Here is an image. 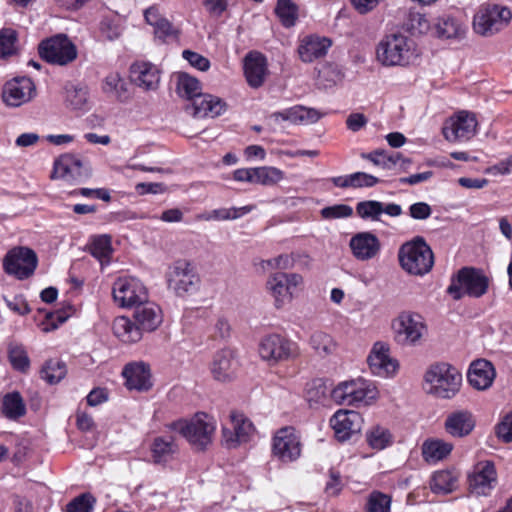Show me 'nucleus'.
Returning a JSON list of instances; mask_svg holds the SVG:
<instances>
[{"label":"nucleus","mask_w":512,"mask_h":512,"mask_svg":"<svg viewBox=\"0 0 512 512\" xmlns=\"http://www.w3.org/2000/svg\"><path fill=\"white\" fill-rule=\"evenodd\" d=\"M366 440L371 448L382 450L392 444L393 436L387 428L375 426L367 432Z\"/></svg>","instance_id":"obj_41"},{"label":"nucleus","mask_w":512,"mask_h":512,"mask_svg":"<svg viewBox=\"0 0 512 512\" xmlns=\"http://www.w3.org/2000/svg\"><path fill=\"white\" fill-rule=\"evenodd\" d=\"M66 366L58 360H49L41 370V377L49 384H56L66 375Z\"/></svg>","instance_id":"obj_45"},{"label":"nucleus","mask_w":512,"mask_h":512,"mask_svg":"<svg viewBox=\"0 0 512 512\" xmlns=\"http://www.w3.org/2000/svg\"><path fill=\"white\" fill-rule=\"evenodd\" d=\"M114 302L122 308L137 307L148 300L144 284L135 277L118 278L112 288Z\"/></svg>","instance_id":"obj_10"},{"label":"nucleus","mask_w":512,"mask_h":512,"mask_svg":"<svg viewBox=\"0 0 512 512\" xmlns=\"http://www.w3.org/2000/svg\"><path fill=\"white\" fill-rule=\"evenodd\" d=\"M350 181L352 188L373 187L380 182L377 177L365 172L352 173Z\"/></svg>","instance_id":"obj_59"},{"label":"nucleus","mask_w":512,"mask_h":512,"mask_svg":"<svg viewBox=\"0 0 512 512\" xmlns=\"http://www.w3.org/2000/svg\"><path fill=\"white\" fill-rule=\"evenodd\" d=\"M349 246L355 258L369 260L377 255L380 250L379 239L370 232H361L350 239Z\"/></svg>","instance_id":"obj_27"},{"label":"nucleus","mask_w":512,"mask_h":512,"mask_svg":"<svg viewBox=\"0 0 512 512\" xmlns=\"http://www.w3.org/2000/svg\"><path fill=\"white\" fill-rule=\"evenodd\" d=\"M390 505V496L379 491H374L368 497L366 512H390Z\"/></svg>","instance_id":"obj_48"},{"label":"nucleus","mask_w":512,"mask_h":512,"mask_svg":"<svg viewBox=\"0 0 512 512\" xmlns=\"http://www.w3.org/2000/svg\"><path fill=\"white\" fill-rule=\"evenodd\" d=\"M66 103L73 109H82L87 102V91L83 87L68 85L65 89Z\"/></svg>","instance_id":"obj_49"},{"label":"nucleus","mask_w":512,"mask_h":512,"mask_svg":"<svg viewBox=\"0 0 512 512\" xmlns=\"http://www.w3.org/2000/svg\"><path fill=\"white\" fill-rule=\"evenodd\" d=\"M361 157L372 162L376 166L383 169H391L392 158L388 157V152L385 150H375L370 153H362Z\"/></svg>","instance_id":"obj_57"},{"label":"nucleus","mask_w":512,"mask_h":512,"mask_svg":"<svg viewBox=\"0 0 512 512\" xmlns=\"http://www.w3.org/2000/svg\"><path fill=\"white\" fill-rule=\"evenodd\" d=\"M1 409L2 413L8 419L12 420H16L22 417L26 412L23 398L21 397L19 392H12L6 394L3 398Z\"/></svg>","instance_id":"obj_38"},{"label":"nucleus","mask_w":512,"mask_h":512,"mask_svg":"<svg viewBox=\"0 0 512 512\" xmlns=\"http://www.w3.org/2000/svg\"><path fill=\"white\" fill-rule=\"evenodd\" d=\"M182 56L185 60L189 62L191 66L200 71H207L210 68L209 59L197 52L191 50H184L182 52Z\"/></svg>","instance_id":"obj_58"},{"label":"nucleus","mask_w":512,"mask_h":512,"mask_svg":"<svg viewBox=\"0 0 512 512\" xmlns=\"http://www.w3.org/2000/svg\"><path fill=\"white\" fill-rule=\"evenodd\" d=\"M17 32L11 28L0 31V58L13 55L16 52Z\"/></svg>","instance_id":"obj_51"},{"label":"nucleus","mask_w":512,"mask_h":512,"mask_svg":"<svg viewBox=\"0 0 512 512\" xmlns=\"http://www.w3.org/2000/svg\"><path fill=\"white\" fill-rule=\"evenodd\" d=\"M331 427L339 441H346L361 431L363 418L353 410H339L330 419Z\"/></svg>","instance_id":"obj_20"},{"label":"nucleus","mask_w":512,"mask_h":512,"mask_svg":"<svg viewBox=\"0 0 512 512\" xmlns=\"http://www.w3.org/2000/svg\"><path fill=\"white\" fill-rule=\"evenodd\" d=\"M275 13L285 27H292L298 18V7L292 0H278Z\"/></svg>","instance_id":"obj_42"},{"label":"nucleus","mask_w":512,"mask_h":512,"mask_svg":"<svg viewBox=\"0 0 512 512\" xmlns=\"http://www.w3.org/2000/svg\"><path fill=\"white\" fill-rule=\"evenodd\" d=\"M377 396L376 387L364 379L341 382L331 393V397L336 403L352 406L368 405Z\"/></svg>","instance_id":"obj_6"},{"label":"nucleus","mask_w":512,"mask_h":512,"mask_svg":"<svg viewBox=\"0 0 512 512\" xmlns=\"http://www.w3.org/2000/svg\"><path fill=\"white\" fill-rule=\"evenodd\" d=\"M406 25L413 34H424L430 29L428 19L419 12H410Z\"/></svg>","instance_id":"obj_55"},{"label":"nucleus","mask_w":512,"mask_h":512,"mask_svg":"<svg viewBox=\"0 0 512 512\" xmlns=\"http://www.w3.org/2000/svg\"><path fill=\"white\" fill-rule=\"evenodd\" d=\"M168 281L169 286L181 297L194 294L200 286L198 274L186 260H178L173 264Z\"/></svg>","instance_id":"obj_13"},{"label":"nucleus","mask_w":512,"mask_h":512,"mask_svg":"<svg viewBox=\"0 0 512 512\" xmlns=\"http://www.w3.org/2000/svg\"><path fill=\"white\" fill-rule=\"evenodd\" d=\"M435 30L439 38L457 39L464 36L466 27L457 19L445 16L438 19Z\"/></svg>","instance_id":"obj_36"},{"label":"nucleus","mask_w":512,"mask_h":512,"mask_svg":"<svg viewBox=\"0 0 512 512\" xmlns=\"http://www.w3.org/2000/svg\"><path fill=\"white\" fill-rule=\"evenodd\" d=\"M90 174V169L85 166L77 156L65 153L54 161L52 179H63L67 182H79Z\"/></svg>","instance_id":"obj_18"},{"label":"nucleus","mask_w":512,"mask_h":512,"mask_svg":"<svg viewBox=\"0 0 512 512\" xmlns=\"http://www.w3.org/2000/svg\"><path fill=\"white\" fill-rule=\"evenodd\" d=\"M459 474L452 470L436 471L430 480V489L435 494H449L456 490Z\"/></svg>","instance_id":"obj_35"},{"label":"nucleus","mask_w":512,"mask_h":512,"mask_svg":"<svg viewBox=\"0 0 512 512\" xmlns=\"http://www.w3.org/2000/svg\"><path fill=\"white\" fill-rule=\"evenodd\" d=\"M258 352L262 360L275 365L297 356V344L285 336L271 333L261 338Z\"/></svg>","instance_id":"obj_9"},{"label":"nucleus","mask_w":512,"mask_h":512,"mask_svg":"<svg viewBox=\"0 0 512 512\" xmlns=\"http://www.w3.org/2000/svg\"><path fill=\"white\" fill-rule=\"evenodd\" d=\"M244 74L251 87L262 86L267 75L266 57L260 52H249L244 58Z\"/></svg>","instance_id":"obj_24"},{"label":"nucleus","mask_w":512,"mask_h":512,"mask_svg":"<svg viewBox=\"0 0 512 512\" xmlns=\"http://www.w3.org/2000/svg\"><path fill=\"white\" fill-rule=\"evenodd\" d=\"M251 211L250 206H243L239 208H220L212 211L208 219L215 220H233L244 216Z\"/></svg>","instance_id":"obj_53"},{"label":"nucleus","mask_w":512,"mask_h":512,"mask_svg":"<svg viewBox=\"0 0 512 512\" xmlns=\"http://www.w3.org/2000/svg\"><path fill=\"white\" fill-rule=\"evenodd\" d=\"M395 339L401 345L416 344L423 336L426 326L418 314L402 313L393 324Z\"/></svg>","instance_id":"obj_17"},{"label":"nucleus","mask_w":512,"mask_h":512,"mask_svg":"<svg viewBox=\"0 0 512 512\" xmlns=\"http://www.w3.org/2000/svg\"><path fill=\"white\" fill-rule=\"evenodd\" d=\"M401 267L409 274L422 276L434 264L433 252L422 237L403 244L398 253Z\"/></svg>","instance_id":"obj_5"},{"label":"nucleus","mask_w":512,"mask_h":512,"mask_svg":"<svg viewBox=\"0 0 512 512\" xmlns=\"http://www.w3.org/2000/svg\"><path fill=\"white\" fill-rule=\"evenodd\" d=\"M353 209L347 204H335L321 209L320 215L323 219L332 220L340 218H348L352 216Z\"/></svg>","instance_id":"obj_54"},{"label":"nucleus","mask_w":512,"mask_h":512,"mask_svg":"<svg viewBox=\"0 0 512 512\" xmlns=\"http://www.w3.org/2000/svg\"><path fill=\"white\" fill-rule=\"evenodd\" d=\"M302 114V106L296 105L291 108H288L284 111L273 113L272 117L275 119L281 118L284 121H289L294 124H301Z\"/></svg>","instance_id":"obj_60"},{"label":"nucleus","mask_w":512,"mask_h":512,"mask_svg":"<svg viewBox=\"0 0 512 512\" xmlns=\"http://www.w3.org/2000/svg\"><path fill=\"white\" fill-rule=\"evenodd\" d=\"M36 96V86L31 78L18 76L7 81L2 89L3 102L10 107H19Z\"/></svg>","instance_id":"obj_16"},{"label":"nucleus","mask_w":512,"mask_h":512,"mask_svg":"<svg viewBox=\"0 0 512 512\" xmlns=\"http://www.w3.org/2000/svg\"><path fill=\"white\" fill-rule=\"evenodd\" d=\"M331 44V40L326 37L305 36L298 46L299 57L303 62H313L318 58L324 57Z\"/></svg>","instance_id":"obj_26"},{"label":"nucleus","mask_w":512,"mask_h":512,"mask_svg":"<svg viewBox=\"0 0 512 512\" xmlns=\"http://www.w3.org/2000/svg\"><path fill=\"white\" fill-rule=\"evenodd\" d=\"M89 251L100 261L108 259L112 253L111 237L109 235H99L93 238Z\"/></svg>","instance_id":"obj_47"},{"label":"nucleus","mask_w":512,"mask_h":512,"mask_svg":"<svg viewBox=\"0 0 512 512\" xmlns=\"http://www.w3.org/2000/svg\"><path fill=\"white\" fill-rule=\"evenodd\" d=\"M170 428L183 436L193 449L205 451L213 441L216 422L213 417L200 412L190 419L174 421Z\"/></svg>","instance_id":"obj_2"},{"label":"nucleus","mask_w":512,"mask_h":512,"mask_svg":"<svg viewBox=\"0 0 512 512\" xmlns=\"http://www.w3.org/2000/svg\"><path fill=\"white\" fill-rule=\"evenodd\" d=\"M477 119L468 111H460L450 117L442 128L444 138L449 142H464L476 134Z\"/></svg>","instance_id":"obj_14"},{"label":"nucleus","mask_w":512,"mask_h":512,"mask_svg":"<svg viewBox=\"0 0 512 512\" xmlns=\"http://www.w3.org/2000/svg\"><path fill=\"white\" fill-rule=\"evenodd\" d=\"M134 318L141 328V332H151L162 323L161 309L155 303L146 300L135 308Z\"/></svg>","instance_id":"obj_30"},{"label":"nucleus","mask_w":512,"mask_h":512,"mask_svg":"<svg viewBox=\"0 0 512 512\" xmlns=\"http://www.w3.org/2000/svg\"><path fill=\"white\" fill-rule=\"evenodd\" d=\"M122 375L129 390L148 391L152 387L150 367L144 362L125 365Z\"/></svg>","instance_id":"obj_21"},{"label":"nucleus","mask_w":512,"mask_h":512,"mask_svg":"<svg viewBox=\"0 0 512 512\" xmlns=\"http://www.w3.org/2000/svg\"><path fill=\"white\" fill-rule=\"evenodd\" d=\"M356 213L362 219L378 221L382 214V202L376 200L360 201L356 205Z\"/></svg>","instance_id":"obj_46"},{"label":"nucleus","mask_w":512,"mask_h":512,"mask_svg":"<svg viewBox=\"0 0 512 512\" xmlns=\"http://www.w3.org/2000/svg\"><path fill=\"white\" fill-rule=\"evenodd\" d=\"M302 284L300 274L278 272L268 278L266 287L275 300L276 308H281L292 300L296 289Z\"/></svg>","instance_id":"obj_11"},{"label":"nucleus","mask_w":512,"mask_h":512,"mask_svg":"<svg viewBox=\"0 0 512 512\" xmlns=\"http://www.w3.org/2000/svg\"><path fill=\"white\" fill-rule=\"evenodd\" d=\"M38 52L44 61L60 66L73 62L78 54L75 44L65 34H57L41 41Z\"/></svg>","instance_id":"obj_8"},{"label":"nucleus","mask_w":512,"mask_h":512,"mask_svg":"<svg viewBox=\"0 0 512 512\" xmlns=\"http://www.w3.org/2000/svg\"><path fill=\"white\" fill-rule=\"evenodd\" d=\"M237 368L238 361L231 349L216 352L210 367L213 377L222 382L230 381L235 376Z\"/></svg>","instance_id":"obj_22"},{"label":"nucleus","mask_w":512,"mask_h":512,"mask_svg":"<svg viewBox=\"0 0 512 512\" xmlns=\"http://www.w3.org/2000/svg\"><path fill=\"white\" fill-rule=\"evenodd\" d=\"M130 78L144 90H155L160 82V71L150 62H136L130 68Z\"/></svg>","instance_id":"obj_25"},{"label":"nucleus","mask_w":512,"mask_h":512,"mask_svg":"<svg viewBox=\"0 0 512 512\" xmlns=\"http://www.w3.org/2000/svg\"><path fill=\"white\" fill-rule=\"evenodd\" d=\"M309 345L320 357L332 355L336 352L338 346L330 334L319 330L311 334L309 338Z\"/></svg>","instance_id":"obj_37"},{"label":"nucleus","mask_w":512,"mask_h":512,"mask_svg":"<svg viewBox=\"0 0 512 512\" xmlns=\"http://www.w3.org/2000/svg\"><path fill=\"white\" fill-rule=\"evenodd\" d=\"M495 375L492 363L479 359L471 364L468 371V381L475 389L485 390L492 385Z\"/></svg>","instance_id":"obj_29"},{"label":"nucleus","mask_w":512,"mask_h":512,"mask_svg":"<svg viewBox=\"0 0 512 512\" xmlns=\"http://www.w3.org/2000/svg\"><path fill=\"white\" fill-rule=\"evenodd\" d=\"M230 417L238 441H240L241 444L246 443L254 432V426L252 422L245 418L242 414L235 412L231 413Z\"/></svg>","instance_id":"obj_44"},{"label":"nucleus","mask_w":512,"mask_h":512,"mask_svg":"<svg viewBox=\"0 0 512 512\" xmlns=\"http://www.w3.org/2000/svg\"><path fill=\"white\" fill-rule=\"evenodd\" d=\"M8 357L14 369L21 372H25L29 369L30 360L28 358L27 352L22 346H10L8 351Z\"/></svg>","instance_id":"obj_50"},{"label":"nucleus","mask_w":512,"mask_h":512,"mask_svg":"<svg viewBox=\"0 0 512 512\" xmlns=\"http://www.w3.org/2000/svg\"><path fill=\"white\" fill-rule=\"evenodd\" d=\"M112 329L114 335L123 343H136L142 338L141 328L124 316L114 319Z\"/></svg>","instance_id":"obj_34"},{"label":"nucleus","mask_w":512,"mask_h":512,"mask_svg":"<svg viewBox=\"0 0 512 512\" xmlns=\"http://www.w3.org/2000/svg\"><path fill=\"white\" fill-rule=\"evenodd\" d=\"M491 278L483 270L475 267H462L451 277L447 293L456 301L465 295L481 298L489 289Z\"/></svg>","instance_id":"obj_4"},{"label":"nucleus","mask_w":512,"mask_h":512,"mask_svg":"<svg viewBox=\"0 0 512 512\" xmlns=\"http://www.w3.org/2000/svg\"><path fill=\"white\" fill-rule=\"evenodd\" d=\"M427 393L441 399H451L460 390L462 374L448 363L431 365L424 375Z\"/></svg>","instance_id":"obj_3"},{"label":"nucleus","mask_w":512,"mask_h":512,"mask_svg":"<svg viewBox=\"0 0 512 512\" xmlns=\"http://www.w3.org/2000/svg\"><path fill=\"white\" fill-rule=\"evenodd\" d=\"M254 183L272 186L284 178V172L276 167L264 166L255 168Z\"/></svg>","instance_id":"obj_43"},{"label":"nucleus","mask_w":512,"mask_h":512,"mask_svg":"<svg viewBox=\"0 0 512 512\" xmlns=\"http://www.w3.org/2000/svg\"><path fill=\"white\" fill-rule=\"evenodd\" d=\"M432 214V209L426 202H417L409 207V215L416 220H425Z\"/></svg>","instance_id":"obj_62"},{"label":"nucleus","mask_w":512,"mask_h":512,"mask_svg":"<svg viewBox=\"0 0 512 512\" xmlns=\"http://www.w3.org/2000/svg\"><path fill=\"white\" fill-rule=\"evenodd\" d=\"M497 435L506 443L512 441V412L507 414L497 426Z\"/></svg>","instance_id":"obj_63"},{"label":"nucleus","mask_w":512,"mask_h":512,"mask_svg":"<svg viewBox=\"0 0 512 512\" xmlns=\"http://www.w3.org/2000/svg\"><path fill=\"white\" fill-rule=\"evenodd\" d=\"M154 33L155 36L163 42L167 41L168 39H174L178 37V30L174 28V26L166 18H163L154 27Z\"/></svg>","instance_id":"obj_56"},{"label":"nucleus","mask_w":512,"mask_h":512,"mask_svg":"<svg viewBox=\"0 0 512 512\" xmlns=\"http://www.w3.org/2000/svg\"><path fill=\"white\" fill-rule=\"evenodd\" d=\"M497 483V473L492 461H480L474 465L468 475V485L472 493L476 495H488Z\"/></svg>","instance_id":"obj_19"},{"label":"nucleus","mask_w":512,"mask_h":512,"mask_svg":"<svg viewBox=\"0 0 512 512\" xmlns=\"http://www.w3.org/2000/svg\"><path fill=\"white\" fill-rule=\"evenodd\" d=\"M151 455L155 463H166L178 452V445L172 436H158L151 444Z\"/></svg>","instance_id":"obj_32"},{"label":"nucleus","mask_w":512,"mask_h":512,"mask_svg":"<svg viewBox=\"0 0 512 512\" xmlns=\"http://www.w3.org/2000/svg\"><path fill=\"white\" fill-rule=\"evenodd\" d=\"M176 90L179 96L193 102L201 94V85L196 78L182 73L178 76Z\"/></svg>","instance_id":"obj_39"},{"label":"nucleus","mask_w":512,"mask_h":512,"mask_svg":"<svg viewBox=\"0 0 512 512\" xmlns=\"http://www.w3.org/2000/svg\"><path fill=\"white\" fill-rule=\"evenodd\" d=\"M4 301L12 311L20 315H26L31 311L27 301L21 295L14 296L13 299H8L7 297H4Z\"/></svg>","instance_id":"obj_61"},{"label":"nucleus","mask_w":512,"mask_h":512,"mask_svg":"<svg viewBox=\"0 0 512 512\" xmlns=\"http://www.w3.org/2000/svg\"><path fill=\"white\" fill-rule=\"evenodd\" d=\"M452 449L453 445L451 443L441 439H427L421 447L423 459L430 464L445 459Z\"/></svg>","instance_id":"obj_33"},{"label":"nucleus","mask_w":512,"mask_h":512,"mask_svg":"<svg viewBox=\"0 0 512 512\" xmlns=\"http://www.w3.org/2000/svg\"><path fill=\"white\" fill-rule=\"evenodd\" d=\"M272 453L284 463L293 462L300 457L301 442L293 427H283L275 433Z\"/></svg>","instance_id":"obj_15"},{"label":"nucleus","mask_w":512,"mask_h":512,"mask_svg":"<svg viewBox=\"0 0 512 512\" xmlns=\"http://www.w3.org/2000/svg\"><path fill=\"white\" fill-rule=\"evenodd\" d=\"M475 427L473 415L466 410H459L449 414L445 420V429L453 437H464Z\"/></svg>","instance_id":"obj_31"},{"label":"nucleus","mask_w":512,"mask_h":512,"mask_svg":"<svg viewBox=\"0 0 512 512\" xmlns=\"http://www.w3.org/2000/svg\"><path fill=\"white\" fill-rule=\"evenodd\" d=\"M95 502L90 493H83L66 505L65 512H92Z\"/></svg>","instance_id":"obj_52"},{"label":"nucleus","mask_w":512,"mask_h":512,"mask_svg":"<svg viewBox=\"0 0 512 512\" xmlns=\"http://www.w3.org/2000/svg\"><path fill=\"white\" fill-rule=\"evenodd\" d=\"M103 91L121 102L128 99L125 81L117 73L109 74L103 82Z\"/></svg>","instance_id":"obj_40"},{"label":"nucleus","mask_w":512,"mask_h":512,"mask_svg":"<svg viewBox=\"0 0 512 512\" xmlns=\"http://www.w3.org/2000/svg\"><path fill=\"white\" fill-rule=\"evenodd\" d=\"M226 108V104L220 98L210 94H200L194 98L187 109L192 110V114L197 118L211 117L215 118L221 115Z\"/></svg>","instance_id":"obj_28"},{"label":"nucleus","mask_w":512,"mask_h":512,"mask_svg":"<svg viewBox=\"0 0 512 512\" xmlns=\"http://www.w3.org/2000/svg\"><path fill=\"white\" fill-rule=\"evenodd\" d=\"M37 267V256L32 249L19 247L10 250L4 260V271L19 280L30 277Z\"/></svg>","instance_id":"obj_12"},{"label":"nucleus","mask_w":512,"mask_h":512,"mask_svg":"<svg viewBox=\"0 0 512 512\" xmlns=\"http://www.w3.org/2000/svg\"><path fill=\"white\" fill-rule=\"evenodd\" d=\"M100 32L101 35L109 41H113L120 36V29L118 25L108 19L101 21Z\"/></svg>","instance_id":"obj_64"},{"label":"nucleus","mask_w":512,"mask_h":512,"mask_svg":"<svg viewBox=\"0 0 512 512\" xmlns=\"http://www.w3.org/2000/svg\"><path fill=\"white\" fill-rule=\"evenodd\" d=\"M511 18L512 13L507 7L487 4L475 14L473 28L481 36H491L506 27Z\"/></svg>","instance_id":"obj_7"},{"label":"nucleus","mask_w":512,"mask_h":512,"mask_svg":"<svg viewBox=\"0 0 512 512\" xmlns=\"http://www.w3.org/2000/svg\"><path fill=\"white\" fill-rule=\"evenodd\" d=\"M368 364L374 375L388 377L398 368L396 360L390 358L389 349L383 343H376L368 356Z\"/></svg>","instance_id":"obj_23"},{"label":"nucleus","mask_w":512,"mask_h":512,"mask_svg":"<svg viewBox=\"0 0 512 512\" xmlns=\"http://www.w3.org/2000/svg\"><path fill=\"white\" fill-rule=\"evenodd\" d=\"M377 60L386 67L408 66L413 63L418 52L413 39L402 33L388 34L376 48Z\"/></svg>","instance_id":"obj_1"}]
</instances>
